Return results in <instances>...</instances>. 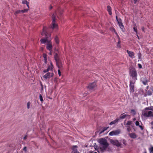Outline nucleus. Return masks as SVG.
<instances>
[{"mask_svg": "<svg viewBox=\"0 0 153 153\" xmlns=\"http://www.w3.org/2000/svg\"><path fill=\"white\" fill-rule=\"evenodd\" d=\"M47 27H44L43 28L42 32L41 33L42 36H44L45 38H43L41 39L40 42L41 44H44L47 45V48H52V44L51 40L47 38V35L46 33Z\"/></svg>", "mask_w": 153, "mask_h": 153, "instance_id": "f257e3e1", "label": "nucleus"}, {"mask_svg": "<svg viewBox=\"0 0 153 153\" xmlns=\"http://www.w3.org/2000/svg\"><path fill=\"white\" fill-rule=\"evenodd\" d=\"M98 142L100 144V148L102 151L105 150L108 146L107 140L104 138L100 139L98 140Z\"/></svg>", "mask_w": 153, "mask_h": 153, "instance_id": "f03ea898", "label": "nucleus"}, {"mask_svg": "<svg viewBox=\"0 0 153 153\" xmlns=\"http://www.w3.org/2000/svg\"><path fill=\"white\" fill-rule=\"evenodd\" d=\"M54 58L56 62V66L60 70L63 69L64 64L57 53L55 54Z\"/></svg>", "mask_w": 153, "mask_h": 153, "instance_id": "7ed1b4c3", "label": "nucleus"}, {"mask_svg": "<svg viewBox=\"0 0 153 153\" xmlns=\"http://www.w3.org/2000/svg\"><path fill=\"white\" fill-rule=\"evenodd\" d=\"M129 74L130 76L132 77V80L136 81L137 80V74L135 68L134 67L131 68Z\"/></svg>", "mask_w": 153, "mask_h": 153, "instance_id": "20e7f679", "label": "nucleus"}, {"mask_svg": "<svg viewBox=\"0 0 153 153\" xmlns=\"http://www.w3.org/2000/svg\"><path fill=\"white\" fill-rule=\"evenodd\" d=\"M110 142L112 144L117 147L120 148L123 147V145L120 142V141L117 140L111 139Z\"/></svg>", "mask_w": 153, "mask_h": 153, "instance_id": "39448f33", "label": "nucleus"}, {"mask_svg": "<svg viewBox=\"0 0 153 153\" xmlns=\"http://www.w3.org/2000/svg\"><path fill=\"white\" fill-rule=\"evenodd\" d=\"M52 26L51 28L52 29H57V25L55 23V20L56 19L55 14H53L52 16Z\"/></svg>", "mask_w": 153, "mask_h": 153, "instance_id": "423d86ee", "label": "nucleus"}, {"mask_svg": "<svg viewBox=\"0 0 153 153\" xmlns=\"http://www.w3.org/2000/svg\"><path fill=\"white\" fill-rule=\"evenodd\" d=\"M136 81H132L131 80L130 81V85H129L130 87V91L131 93H134V84L135 83Z\"/></svg>", "mask_w": 153, "mask_h": 153, "instance_id": "0eeeda50", "label": "nucleus"}, {"mask_svg": "<svg viewBox=\"0 0 153 153\" xmlns=\"http://www.w3.org/2000/svg\"><path fill=\"white\" fill-rule=\"evenodd\" d=\"M120 133V129H118L110 132L109 133V135L110 136L118 135Z\"/></svg>", "mask_w": 153, "mask_h": 153, "instance_id": "6e6552de", "label": "nucleus"}, {"mask_svg": "<svg viewBox=\"0 0 153 153\" xmlns=\"http://www.w3.org/2000/svg\"><path fill=\"white\" fill-rule=\"evenodd\" d=\"M53 75L54 74L53 72H48L43 76V77L46 79H50L51 77H52Z\"/></svg>", "mask_w": 153, "mask_h": 153, "instance_id": "1a4fd4ad", "label": "nucleus"}, {"mask_svg": "<svg viewBox=\"0 0 153 153\" xmlns=\"http://www.w3.org/2000/svg\"><path fill=\"white\" fill-rule=\"evenodd\" d=\"M96 86V83L95 82L90 83L88 86V88L89 90H92Z\"/></svg>", "mask_w": 153, "mask_h": 153, "instance_id": "9d476101", "label": "nucleus"}, {"mask_svg": "<svg viewBox=\"0 0 153 153\" xmlns=\"http://www.w3.org/2000/svg\"><path fill=\"white\" fill-rule=\"evenodd\" d=\"M117 22L120 28L122 31H123L124 29V27L122 22L121 20L119 19V20H117Z\"/></svg>", "mask_w": 153, "mask_h": 153, "instance_id": "9b49d317", "label": "nucleus"}, {"mask_svg": "<svg viewBox=\"0 0 153 153\" xmlns=\"http://www.w3.org/2000/svg\"><path fill=\"white\" fill-rule=\"evenodd\" d=\"M153 112L151 111L148 112H146L144 114V116L146 117H150L152 116L153 114Z\"/></svg>", "mask_w": 153, "mask_h": 153, "instance_id": "f8f14e48", "label": "nucleus"}, {"mask_svg": "<svg viewBox=\"0 0 153 153\" xmlns=\"http://www.w3.org/2000/svg\"><path fill=\"white\" fill-rule=\"evenodd\" d=\"M141 80L142 81V83L144 85H146L147 84L148 80L146 79V76H144L141 78Z\"/></svg>", "mask_w": 153, "mask_h": 153, "instance_id": "ddd939ff", "label": "nucleus"}, {"mask_svg": "<svg viewBox=\"0 0 153 153\" xmlns=\"http://www.w3.org/2000/svg\"><path fill=\"white\" fill-rule=\"evenodd\" d=\"M77 146H74L72 147V149L73 153H79V152L77 150Z\"/></svg>", "mask_w": 153, "mask_h": 153, "instance_id": "4468645a", "label": "nucleus"}, {"mask_svg": "<svg viewBox=\"0 0 153 153\" xmlns=\"http://www.w3.org/2000/svg\"><path fill=\"white\" fill-rule=\"evenodd\" d=\"M127 52L128 53L130 57L132 58H134V53L133 52L130 51L128 50H127Z\"/></svg>", "mask_w": 153, "mask_h": 153, "instance_id": "2eb2a0df", "label": "nucleus"}, {"mask_svg": "<svg viewBox=\"0 0 153 153\" xmlns=\"http://www.w3.org/2000/svg\"><path fill=\"white\" fill-rule=\"evenodd\" d=\"M129 136L132 138L135 139L137 137V135L134 133H129Z\"/></svg>", "mask_w": 153, "mask_h": 153, "instance_id": "dca6fc26", "label": "nucleus"}, {"mask_svg": "<svg viewBox=\"0 0 153 153\" xmlns=\"http://www.w3.org/2000/svg\"><path fill=\"white\" fill-rule=\"evenodd\" d=\"M53 65L52 62H51L50 65L48 66L47 69L49 71H52L53 68Z\"/></svg>", "mask_w": 153, "mask_h": 153, "instance_id": "f3484780", "label": "nucleus"}, {"mask_svg": "<svg viewBox=\"0 0 153 153\" xmlns=\"http://www.w3.org/2000/svg\"><path fill=\"white\" fill-rule=\"evenodd\" d=\"M119 120V119H118V118H117L115 120H114L113 121L111 122L110 123L109 125H112L114 124H115L117 123Z\"/></svg>", "mask_w": 153, "mask_h": 153, "instance_id": "a211bd4d", "label": "nucleus"}, {"mask_svg": "<svg viewBox=\"0 0 153 153\" xmlns=\"http://www.w3.org/2000/svg\"><path fill=\"white\" fill-rule=\"evenodd\" d=\"M120 141L121 143H122L123 145L125 146H126L127 145V141L125 139H122Z\"/></svg>", "mask_w": 153, "mask_h": 153, "instance_id": "6ab92c4d", "label": "nucleus"}, {"mask_svg": "<svg viewBox=\"0 0 153 153\" xmlns=\"http://www.w3.org/2000/svg\"><path fill=\"white\" fill-rule=\"evenodd\" d=\"M121 114L120 117L118 118V119H119V120L120 121L121 119H124L125 118V117L128 116V115L127 114Z\"/></svg>", "mask_w": 153, "mask_h": 153, "instance_id": "aec40b11", "label": "nucleus"}, {"mask_svg": "<svg viewBox=\"0 0 153 153\" xmlns=\"http://www.w3.org/2000/svg\"><path fill=\"white\" fill-rule=\"evenodd\" d=\"M107 11L108 12L109 14L110 15H111L112 14V12L111 7L110 6H107Z\"/></svg>", "mask_w": 153, "mask_h": 153, "instance_id": "412c9836", "label": "nucleus"}, {"mask_svg": "<svg viewBox=\"0 0 153 153\" xmlns=\"http://www.w3.org/2000/svg\"><path fill=\"white\" fill-rule=\"evenodd\" d=\"M133 30H134V31H135V33H136L137 36V37L138 39H139V37L137 34V27H136V25H135L133 27Z\"/></svg>", "mask_w": 153, "mask_h": 153, "instance_id": "4be33fe9", "label": "nucleus"}, {"mask_svg": "<svg viewBox=\"0 0 153 153\" xmlns=\"http://www.w3.org/2000/svg\"><path fill=\"white\" fill-rule=\"evenodd\" d=\"M22 3L24 4H26L27 6V7L28 8V9H29V2H27V0H23L22 2Z\"/></svg>", "mask_w": 153, "mask_h": 153, "instance_id": "5701e85b", "label": "nucleus"}, {"mask_svg": "<svg viewBox=\"0 0 153 153\" xmlns=\"http://www.w3.org/2000/svg\"><path fill=\"white\" fill-rule=\"evenodd\" d=\"M21 13V11L20 10H17L15 11L14 13V14L16 16L17 15Z\"/></svg>", "mask_w": 153, "mask_h": 153, "instance_id": "b1692460", "label": "nucleus"}, {"mask_svg": "<svg viewBox=\"0 0 153 153\" xmlns=\"http://www.w3.org/2000/svg\"><path fill=\"white\" fill-rule=\"evenodd\" d=\"M55 40L57 44L59 43V38L58 36H56L55 38Z\"/></svg>", "mask_w": 153, "mask_h": 153, "instance_id": "393cba45", "label": "nucleus"}, {"mask_svg": "<svg viewBox=\"0 0 153 153\" xmlns=\"http://www.w3.org/2000/svg\"><path fill=\"white\" fill-rule=\"evenodd\" d=\"M110 30L111 31H112V32H114L116 34V35L118 37H119V36H118V34L117 33V32L115 30V29H114V28H113V27H112V28H110Z\"/></svg>", "mask_w": 153, "mask_h": 153, "instance_id": "a878e982", "label": "nucleus"}, {"mask_svg": "<svg viewBox=\"0 0 153 153\" xmlns=\"http://www.w3.org/2000/svg\"><path fill=\"white\" fill-rule=\"evenodd\" d=\"M147 94L148 96H150L152 95V93L151 91L149 90L147 91Z\"/></svg>", "mask_w": 153, "mask_h": 153, "instance_id": "bb28decb", "label": "nucleus"}, {"mask_svg": "<svg viewBox=\"0 0 153 153\" xmlns=\"http://www.w3.org/2000/svg\"><path fill=\"white\" fill-rule=\"evenodd\" d=\"M31 104V103L30 102H28L27 103V107L28 109H29L30 108V106Z\"/></svg>", "mask_w": 153, "mask_h": 153, "instance_id": "cd10ccee", "label": "nucleus"}, {"mask_svg": "<svg viewBox=\"0 0 153 153\" xmlns=\"http://www.w3.org/2000/svg\"><path fill=\"white\" fill-rule=\"evenodd\" d=\"M132 122V121H128L126 125L127 126H129L131 124Z\"/></svg>", "mask_w": 153, "mask_h": 153, "instance_id": "c85d7f7f", "label": "nucleus"}, {"mask_svg": "<svg viewBox=\"0 0 153 153\" xmlns=\"http://www.w3.org/2000/svg\"><path fill=\"white\" fill-rule=\"evenodd\" d=\"M126 127L127 131L128 132L130 131L131 129L130 126H127Z\"/></svg>", "mask_w": 153, "mask_h": 153, "instance_id": "c756f323", "label": "nucleus"}, {"mask_svg": "<svg viewBox=\"0 0 153 153\" xmlns=\"http://www.w3.org/2000/svg\"><path fill=\"white\" fill-rule=\"evenodd\" d=\"M149 150L150 153H153V146L150 148Z\"/></svg>", "mask_w": 153, "mask_h": 153, "instance_id": "7c9ffc66", "label": "nucleus"}, {"mask_svg": "<svg viewBox=\"0 0 153 153\" xmlns=\"http://www.w3.org/2000/svg\"><path fill=\"white\" fill-rule=\"evenodd\" d=\"M39 99L41 102H42L43 101L42 97L41 94L39 95Z\"/></svg>", "mask_w": 153, "mask_h": 153, "instance_id": "2f4dec72", "label": "nucleus"}, {"mask_svg": "<svg viewBox=\"0 0 153 153\" xmlns=\"http://www.w3.org/2000/svg\"><path fill=\"white\" fill-rule=\"evenodd\" d=\"M29 9L28 8L27 9H24L23 10L24 13H27L29 10Z\"/></svg>", "mask_w": 153, "mask_h": 153, "instance_id": "473e14b6", "label": "nucleus"}, {"mask_svg": "<svg viewBox=\"0 0 153 153\" xmlns=\"http://www.w3.org/2000/svg\"><path fill=\"white\" fill-rule=\"evenodd\" d=\"M131 113H132L134 115H135L136 114V112L134 110L132 109L131 110Z\"/></svg>", "mask_w": 153, "mask_h": 153, "instance_id": "72a5a7b5", "label": "nucleus"}, {"mask_svg": "<svg viewBox=\"0 0 153 153\" xmlns=\"http://www.w3.org/2000/svg\"><path fill=\"white\" fill-rule=\"evenodd\" d=\"M50 51V55H51L52 54V52H51V51L52 50V48H47Z\"/></svg>", "mask_w": 153, "mask_h": 153, "instance_id": "f704fd0d", "label": "nucleus"}, {"mask_svg": "<svg viewBox=\"0 0 153 153\" xmlns=\"http://www.w3.org/2000/svg\"><path fill=\"white\" fill-rule=\"evenodd\" d=\"M43 57L44 59H46L47 58V56L46 54L44 53L43 54Z\"/></svg>", "mask_w": 153, "mask_h": 153, "instance_id": "c9c22d12", "label": "nucleus"}, {"mask_svg": "<svg viewBox=\"0 0 153 153\" xmlns=\"http://www.w3.org/2000/svg\"><path fill=\"white\" fill-rule=\"evenodd\" d=\"M135 124L136 125V126H139V122L137 121L136 122H135Z\"/></svg>", "mask_w": 153, "mask_h": 153, "instance_id": "e433bc0d", "label": "nucleus"}, {"mask_svg": "<svg viewBox=\"0 0 153 153\" xmlns=\"http://www.w3.org/2000/svg\"><path fill=\"white\" fill-rule=\"evenodd\" d=\"M49 71H48V69H47L44 70L43 71V72L44 73H46L48 72Z\"/></svg>", "mask_w": 153, "mask_h": 153, "instance_id": "4c0bfd02", "label": "nucleus"}, {"mask_svg": "<svg viewBox=\"0 0 153 153\" xmlns=\"http://www.w3.org/2000/svg\"><path fill=\"white\" fill-rule=\"evenodd\" d=\"M58 73L59 75V76H61V72L60 71V69H59L58 70Z\"/></svg>", "mask_w": 153, "mask_h": 153, "instance_id": "58836bf2", "label": "nucleus"}, {"mask_svg": "<svg viewBox=\"0 0 153 153\" xmlns=\"http://www.w3.org/2000/svg\"><path fill=\"white\" fill-rule=\"evenodd\" d=\"M138 67L139 68H142V66L140 64H138Z\"/></svg>", "mask_w": 153, "mask_h": 153, "instance_id": "ea45409f", "label": "nucleus"}, {"mask_svg": "<svg viewBox=\"0 0 153 153\" xmlns=\"http://www.w3.org/2000/svg\"><path fill=\"white\" fill-rule=\"evenodd\" d=\"M141 56V53H139L138 55V57L139 59H140Z\"/></svg>", "mask_w": 153, "mask_h": 153, "instance_id": "a19ab883", "label": "nucleus"}, {"mask_svg": "<svg viewBox=\"0 0 153 153\" xmlns=\"http://www.w3.org/2000/svg\"><path fill=\"white\" fill-rule=\"evenodd\" d=\"M150 124L151 125L152 128L153 129V121L151 122Z\"/></svg>", "mask_w": 153, "mask_h": 153, "instance_id": "79ce46f5", "label": "nucleus"}, {"mask_svg": "<svg viewBox=\"0 0 153 153\" xmlns=\"http://www.w3.org/2000/svg\"><path fill=\"white\" fill-rule=\"evenodd\" d=\"M105 131H104V129H102L101 131L99 133L100 134H101L103 132H104Z\"/></svg>", "mask_w": 153, "mask_h": 153, "instance_id": "37998d69", "label": "nucleus"}, {"mask_svg": "<svg viewBox=\"0 0 153 153\" xmlns=\"http://www.w3.org/2000/svg\"><path fill=\"white\" fill-rule=\"evenodd\" d=\"M108 128V127H104L103 129L104 130V131H105V130H107Z\"/></svg>", "mask_w": 153, "mask_h": 153, "instance_id": "c03bdc74", "label": "nucleus"}, {"mask_svg": "<svg viewBox=\"0 0 153 153\" xmlns=\"http://www.w3.org/2000/svg\"><path fill=\"white\" fill-rule=\"evenodd\" d=\"M23 150L25 151L26 152L27 151V147L26 146L24 147L23 149Z\"/></svg>", "mask_w": 153, "mask_h": 153, "instance_id": "a18cd8bd", "label": "nucleus"}, {"mask_svg": "<svg viewBox=\"0 0 153 153\" xmlns=\"http://www.w3.org/2000/svg\"><path fill=\"white\" fill-rule=\"evenodd\" d=\"M139 127L142 130H143V128L142 126L139 125Z\"/></svg>", "mask_w": 153, "mask_h": 153, "instance_id": "49530a36", "label": "nucleus"}, {"mask_svg": "<svg viewBox=\"0 0 153 153\" xmlns=\"http://www.w3.org/2000/svg\"><path fill=\"white\" fill-rule=\"evenodd\" d=\"M27 138V135H26L23 138V139L24 140H25Z\"/></svg>", "mask_w": 153, "mask_h": 153, "instance_id": "de8ad7c7", "label": "nucleus"}, {"mask_svg": "<svg viewBox=\"0 0 153 153\" xmlns=\"http://www.w3.org/2000/svg\"><path fill=\"white\" fill-rule=\"evenodd\" d=\"M44 62L45 63H47V59H44Z\"/></svg>", "mask_w": 153, "mask_h": 153, "instance_id": "09e8293b", "label": "nucleus"}, {"mask_svg": "<svg viewBox=\"0 0 153 153\" xmlns=\"http://www.w3.org/2000/svg\"><path fill=\"white\" fill-rule=\"evenodd\" d=\"M142 30L143 31H144L145 30V28L144 27H142Z\"/></svg>", "mask_w": 153, "mask_h": 153, "instance_id": "8fccbe9b", "label": "nucleus"}, {"mask_svg": "<svg viewBox=\"0 0 153 153\" xmlns=\"http://www.w3.org/2000/svg\"><path fill=\"white\" fill-rule=\"evenodd\" d=\"M134 0V4H136V3H137V0Z\"/></svg>", "mask_w": 153, "mask_h": 153, "instance_id": "3c124183", "label": "nucleus"}, {"mask_svg": "<svg viewBox=\"0 0 153 153\" xmlns=\"http://www.w3.org/2000/svg\"><path fill=\"white\" fill-rule=\"evenodd\" d=\"M21 13H24L23 10H20Z\"/></svg>", "mask_w": 153, "mask_h": 153, "instance_id": "603ef678", "label": "nucleus"}, {"mask_svg": "<svg viewBox=\"0 0 153 153\" xmlns=\"http://www.w3.org/2000/svg\"><path fill=\"white\" fill-rule=\"evenodd\" d=\"M116 19H117V20H119V19H117V16H116Z\"/></svg>", "mask_w": 153, "mask_h": 153, "instance_id": "864d4df0", "label": "nucleus"}, {"mask_svg": "<svg viewBox=\"0 0 153 153\" xmlns=\"http://www.w3.org/2000/svg\"><path fill=\"white\" fill-rule=\"evenodd\" d=\"M149 108H146V109H149Z\"/></svg>", "mask_w": 153, "mask_h": 153, "instance_id": "5fc2aeb1", "label": "nucleus"}, {"mask_svg": "<svg viewBox=\"0 0 153 153\" xmlns=\"http://www.w3.org/2000/svg\"><path fill=\"white\" fill-rule=\"evenodd\" d=\"M94 153H97L96 152H95Z\"/></svg>", "mask_w": 153, "mask_h": 153, "instance_id": "6e6d98bb", "label": "nucleus"}, {"mask_svg": "<svg viewBox=\"0 0 153 153\" xmlns=\"http://www.w3.org/2000/svg\"><path fill=\"white\" fill-rule=\"evenodd\" d=\"M152 117H153V114H152Z\"/></svg>", "mask_w": 153, "mask_h": 153, "instance_id": "4d7b16f0", "label": "nucleus"}]
</instances>
